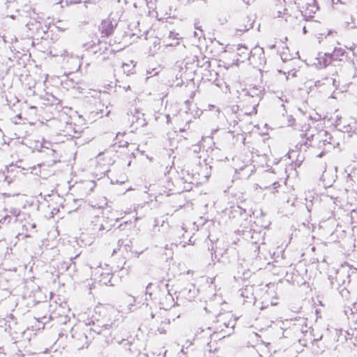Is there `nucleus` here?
Wrapping results in <instances>:
<instances>
[{
	"label": "nucleus",
	"instance_id": "1",
	"mask_svg": "<svg viewBox=\"0 0 357 357\" xmlns=\"http://www.w3.org/2000/svg\"><path fill=\"white\" fill-rule=\"evenodd\" d=\"M97 312L102 318L96 319V321H93L92 327L84 322H79L72 328L70 333L73 344L76 349H82L87 347L91 340L93 338L94 333L102 334L109 330L119 316L118 311L113 307H98L96 308V313Z\"/></svg>",
	"mask_w": 357,
	"mask_h": 357
},
{
	"label": "nucleus",
	"instance_id": "2",
	"mask_svg": "<svg viewBox=\"0 0 357 357\" xmlns=\"http://www.w3.org/2000/svg\"><path fill=\"white\" fill-rule=\"evenodd\" d=\"M229 312L220 313L211 326L207 328L212 339L215 341L229 335L234 331L236 319Z\"/></svg>",
	"mask_w": 357,
	"mask_h": 357
},
{
	"label": "nucleus",
	"instance_id": "3",
	"mask_svg": "<svg viewBox=\"0 0 357 357\" xmlns=\"http://www.w3.org/2000/svg\"><path fill=\"white\" fill-rule=\"evenodd\" d=\"M238 99L244 114L251 115L257 113V107L261 98V89L256 86H249L238 91Z\"/></svg>",
	"mask_w": 357,
	"mask_h": 357
},
{
	"label": "nucleus",
	"instance_id": "4",
	"mask_svg": "<svg viewBox=\"0 0 357 357\" xmlns=\"http://www.w3.org/2000/svg\"><path fill=\"white\" fill-rule=\"evenodd\" d=\"M152 286L151 283L146 286V294H149L150 299L158 301L160 311H165L167 314V310L175 305L174 298L168 289V284L165 281H160L153 292L150 291Z\"/></svg>",
	"mask_w": 357,
	"mask_h": 357
},
{
	"label": "nucleus",
	"instance_id": "5",
	"mask_svg": "<svg viewBox=\"0 0 357 357\" xmlns=\"http://www.w3.org/2000/svg\"><path fill=\"white\" fill-rule=\"evenodd\" d=\"M314 130H308L305 133L302 134L303 144L305 146L312 145V142L315 139L318 141L317 146L319 149L328 151L333 149L338 144L337 142L333 139V136L326 130H321L314 135Z\"/></svg>",
	"mask_w": 357,
	"mask_h": 357
},
{
	"label": "nucleus",
	"instance_id": "6",
	"mask_svg": "<svg viewBox=\"0 0 357 357\" xmlns=\"http://www.w3.org/2000/svg\"><path fill=\"white\" fill-rule=\"evenodd\" d=\"M11 222H19L26 232H31L36 228V223L30 215L22 213L16 208L6 209L5 214L0 218V223L3 225H8Z\"/></svg>",
	"mask_w": 357,
	"mask_h": 357
},
{
	"label": "nucleus",
	"instance_id": "7",
	"mask_svg": "<svg viewBox=\"0 0 357 357\" xmlns=\"http://www.w3.org/2000/svg\"><path fill=\"white\" fill-rule=\"evenodd\" d=\"M199 170L195 173L190 174L188 171L182 172L181 181L184 184L183 190L189 191L192 189V185L202 184L206 182L211 176L210 167L204 161L199 162Z\"/></svg>",
	"mask_w": 357,
	"mask_h": 357
},
{
	"label": "nucleus",
	"instance_id": "8",
	"mask_svg": "<svg viewBox=\"0 0 357 357\" xmlns=\"http://www.w3.org/2000/svg\"><path fill=\"white\" fill-rule=\"evenodd\" d=\"M92 276L95 282L102 285H114L116 282L112 268L107 264L96 265L95 262H90Z\"/></svg>",
	"mask_w": 357,
	"mask_h": 357
},
{
	"label": "nucleus",
	"instance_id": "9",
	"mask_svg": "<svg viewBox=\"0 0 357 357\" xmlns=\"http://www.w3.org/2000/svg\"><path fill=\"white\" fill-rule=\"evenodd\" d=\"M236 54L238 56L237 61L243 62L245 60H250L251 63L259 66L265 63V57L263 48L255 47L250 50L247 47L243 45H238L236 47Z\"/></svg>",
	"mask_w": 357,
	"mask_h": 357
},
{
	"label": "nucleus",
	"instance_id": "10",
	"mask_svg": "<svg viewBox=\"0 0 357 357\" xmlns=\"http://www.w3.org/2000/svg\"><path fill=\"white\" fill-rule=\"evenodd\" d=\"M22 175V169L16 165H10L6 167L3 170L0 171V183L10 185L11 183H16L20 185V191L13 195H20L24 190L20 183V178Z\"/></svg>",
	"mask_w": 357,
	"mask_h": 357
},
{
	"label": "nucleus",
	"instance_id": "11",
	"mask_svg": "<svg viewBox=\"0 0 357 357\" xmlns=\"http://www.w3.org/2000/svg\"><path fill=\"white\" fill-rule=\"evenodd\" d=\"M70 308L66 303L56 305L54 311L50 314L49 317L46 316L38 317L37 319L39 323L45 324L49 319H58L59 322L66 324L69 321Z\"/></svg>",
	"mask_w": 357,
	"mask_h": 357
},
{
	"label": "nucleus",
	"instance_id": "12",
	"mask_svg": "<svg viewBox=\"0 0 357 357\" xmlns=\"http://www.w3.org/2000/svg\"><path fill=\"white\" fill-rule=\"evenodd\" d=\"M153 325L155 334L165 335L170 329L171 321L167 317L165 311H160L155 314H151Z\"/></svg>",
	"mask_w": 357,
	"mask_h": 357
},
{
	"label": "nucleus",
	"instance_id": "13",
	"mask_svg": "<svg viewBox=\"0 0 357 357\" xmlns=\"http://www.w3.org/2000/svg\"><path fill=\"white\" fill-rule=\"evenodd\" d=\"M50 53L53 56H60L66 62L73 63L75 66L72 67L73 70H78L81 66V60L78 56H75L70 54L66 49L63 48L61 44H55L50 49Z\"/></svg>",
	"mask_w": 357,
	"mask_h": 357
},
{
	"label": "nucleus",
	"instance_id": "14",
	"mask_svg": "<svg viewBox=\"0 0 357 357\" xmlns=\"http://www.w3.org/2000/svg\"><path fill=\"white\" fill-rule=\"evenodd\" d=\"M234 169L236 172L247 170V175H250L253 171L254 166L252 165L249 156L241 157L236 156L234 159Z\"/></svg>",
	"mask_w": 357,
	"mask_h": 357
},
{
	"label": "nucleus",
	"instance_id": "15",
	"mask_svg": "<svg viewBox=\"0 0 357 357\" xmlns=\"http://www.w3.org/2000/svg\"><path fill=\"white\" fill-rule=\"evenodd\" d=\"M129 116V121L131 123V126L134 129H137L139 127L144 126L146 123L144 116V114L138 109L133 108L128 113Z\"/></svg>",
	"mask_w": 357,
	"mask_h": 357
},
{
	"label": "nucleus",
	"instance_id": "16",
	"mask_svg": "<svg viewBox=\"0 0 357 357\" xmlns=\"http://www.w3.org/2000/svg\"><path fill=\"white\" fill-rule=\"evenodd\" d=\"M239 294L243 303L255 304L254 287L252 285H245L239 290Z\"/></svg>",
	"mask_w": 357,
	"mask_h": 357
},
{
	"label": "nucleus",
	"instance_id": "17",
	"mask_svg": "<svg viewBox=\"0 0 357 357\" xmlns=\"http://www.w3.org/2000/svg\"><path fill=\"white\" fill-rule=\"evenodd\" d=\"M135 298L131 295H126L121 300L120 310L124 313L133 311L135 307Z\"/></svg>",
	"mask_w": 357,
	"mask_h": 357
},
{
	"label": "nucleus",
	"instance_id": "18",
	"mask_svg": "<svg viewBox=\"0 0 357 357\" xmlns=\"http://www.w3.org/2000/svg\"><path fill=\"white\" fill-rule=\"evenodd\" d=\"M117 25L115 20L107 18L102 21L100 30L101 33L105 36L111 35Z\"/></svg>",
	"mask_w": 357,
	"mask_h": 357
},
{
	"label": "nucleus",
	"instance_id": "19",
	"mask_svg": "<svg viewBox=\"0 0 357 357\" xmlns=\"http://www.w3.org/2000/svg\"><path fill=\"white\" fill-rule=\"evenodd\" d=\"M278 298L274 289H269L264 296L263 305L259 306L261 310L266 308L269 304L271 305H276L278 304Z\"/></svg>",
	"mask_w": 357,
	"mask_h": 357
},
{
	"label": "nucleus",
	"instance_id": "20",
	"mask_svg": "<svg viewBox=\"0 0 357 357\" xmlns=\"http://www.w3.org/2000/svg\"><path fill=\"white\" fill-rule=\"evenodd\" d=\"M36 15V17H31L30 20L26 24V26L31 31V34L38 33L40 30L43 32L45 31L42 26V17L38 15Z\"/></svg>",
	"mask_w": 357,
	"mask_h": 357
},
{
	"label": "nucleus",
	"instance_id": "21",
	"mask_svg": "<svg viewBox=\"0 0 357 357\" xmlns=\"http://www.w3.org/2000/svg\"><path fill=\"white\" fill-rule=\"evenodd\" d=\"M280 5H276L273 10V15L274 17L284 18L285 21L288 20L290 15L288 14L286 8L282 5L284 0H279Z\"/></svg>",
	"mask_w": 357,
	"mask_h": 357
},
{
	"label": "nucleus",
	"instance_id": "22",
	"mask_svg": "<svg viewBox=\"0 0 357 357\" xmlns=\"http://www.w3.org/2000/svg\"><path fill=\"white\" fill-rule=\"evenodd\" d=\"M197 291L195 287L190 285L189 287H185L179 291L177 299L180 297L189 301H192L195 297Z\"/></svg>",
	"mask_w": 357,
	"mask_h": 357
},
{
	"label": "nucleus",
	"instance_id": "23",
	"mask_svg": "<svg viewBox=\"0 0 357 357\" xmlns=\"http://www.w3.org/2000/svg\"><path fill=\"white\" fill-rule=\"evenodd\" d=\"M48 145H50V143L44 140L43 142L40 140H31L29 143V148H31L33 151H43V149L45 148L48 151L53 153L54 150L50 149L47 146Z\"/></svg>",
	"mask_w": 357,
	"mask_h": 357
},
{
	"label": "nucleus",
	"instance_id": "24",
	"mask_svg": "<svg viewBox=\"0 0 357 357\" xmlns=\"http://www.w3.org/2000/svg\"><path fill=\"white\" fill-rule=\"evenodd\" d=\"M316 60L317 63H315V64L319 68H325L328 66L333 61L331 56V54L329 53H319Z\"/></svg>",
	"mask_w": 357,
	"mask_h": 357
},
{
	"label": "nucleus",
	"instance_id": "25",
	"mask_svg": "<svg viewBox=\"0 0 357 357\" xmlns=\"http://www.w3.org/2000/svg\"><path fill=\"white\" fill-rule=\"evenodd\" d=\"M319 8L316 3V1H314L312 3H308L306 6L305 10L303 11V15L305 19L311 18L313 17L314 14L318 10Z\"/></svg>",
	"mask_w": 357,
	"mask_h": 357
},
{
	"label": "nucleus",
	"instance_id": "26",
	"mask_svg": "<svg viewBox=\"0 0 357 357\" xmlns=\"http://www.w3.org/2000/svg\"><path fill=\"white\" fill-rule=\"evenodd\" d=\"M204 76L206 79L213 82L218 87H221L222 82L221 79H218V74L215 70H208L206 73L204 74Z\"/></svg>",
	"mask_w": 357,
	"mask_h": 357
},
{
	"label": "nucleus",
	"instance_id": "27",
	"mask_svg": "<svg viewBox=\"0 0 357 357\" xmlns=\"http://www.w3.org/2000/svg\"><path fill=\"white\" fill-rule=\"evenodd\" d=\"M336 280L337 282H342V285H344L349 283V275L344 268H342L337 272Z\"/></svg>",
	"mask_w": 357,
	"mask_h": 357
},
{
	"label": "nucleus",
	"instance_id": "28",
	"mask_svg": "<svg viewBox=\"0 0 357 357\" xmlns=\"http://www.w3.org/2000/svg\"><path fill=\"white\" fill-rule=\"evenodd\" d=\"M250 273L248 268H244L242 266L241 267H238V273L236 275H234V279H247L250 277Z\"/></svg>",
	"mask_w": 357,
	"mask_h": 357
},
{
	"label": "nucleus",
	"instance_id": "29",
	"mask_svg": "<svg viewBox=\"0 0 357 357\" xmlns=\"http://www.w3.org/2000/svg\"><path fill=\"white\" fill-rule=\"evenodd\" d=\"M346 51L342 47H335L333 52L331 54V56L333 60L341 61L342 58L344 56Z\"/></svg>",
	"mask_w": 357,
	"mask_h": 357
},
{
	"label": "nucleus",
	"instance_id": "30",
	"mask_svg": "<svg viewBox=\"0 0 357 357\" xmlns=\"http://www.w3.org/2000/svg\"><path fill=\"white\" fill-rule=\"evenodd\" d=\"M63 120H65L66 125L64 128L62 130L63 134L65 135L73 136V123L69 121V118L66 116L63 117Z\"/></svg>",
	"mask_w": 357,
	"mask_h": 357
},
{
	"label": "nucleus",
	"instance_id": "31",
	"mask_svg": "<svg viewBox=\"0 0 357 357\" xmlns=\"http://www.w3.org/2000/svg\"><path fill=\"white\" fill-rule=\"evenodd\" d=\"M111 154H112L111 152H105L104 153H100L97 157L98 162L99 163H100L101 161H104L105 160H107L106 163H104L103 165H109L112 164L113 160L111 158Z\"/></svg>",
	"mask_w": 357,
	"mask_h": 357
},
{
	"label": "nucleus",
	"instance_id": "32",
	"mask_svg": "<svg viewBox=\"0 0 357 357\" xmlns=\"http://www.w3.org/2000/svg\"><path fill=\"white\" fill-rule=\"evenodd\" d=\"M131 241L130 239L121 240L119 241V250L122 251H126L127 252H132L131 249Z\"/></svg>",
	"mask_w": 357,
	"mask_h": 357
},
{
	"label": "nucleus",
	"instance_id": "33",
	"mask_svg": "<svg viewBox=\"0 0 357 357\" xmlns=\"http://www.w3.org/2000/svg\"><path fill=\"white\" fill-rule=\"evenodd\" d=\"M331 84H333L335 89H337L338 87V84L336 83V80L333 78H326L324 80V82L318 80L315 82L314 86L317 87H319L322 85H331Z\"/></svg>",
	"mask_w": 357,
	"mask_h": 357
},
{
	"label": "nucleus",
	"instance_id": "34",
	"mask_svg": "<svg viewBox=\"0 0 357 357\" xmlns=\"http://www.w3.org/2000/svg\"><path fill=\"white\" fill-rule=\"evenodd\" d=\"M120 146L122 147H123V146L128 147V153H130V155H132L133 157H135V152H134L135 151H140L139 149V146H137L135 144H132V143L129 144L127 142H126L125 143L121 144Z\"/></svg>",
	"mask_w": 357,
	"mask_h": 357
},
{
	"label": "nucleus",
	"instance_id": "35",
	"mask_svg": "<svg viewBox=\"0 0 357 357\" xmlns=\"http://www.w3.org/2000/svg\"><path fill=\"white\" fill-rule=\"evenodd\" d=\"M134 68H135V64L132 61H129L127 63H122L123 70L127 75L132 73V71L134 69Z\"/></svg>",
	"mask_w": 357,
	"mask_h": 357
},
{
	"label": "nucleus",
	"instance_id": "36",
	"mask_svg": "<svg viewBox=\"0 0 357 357\" xmlns=\"http://www.w3.org/2000/svg\"><path fill=\"white\" fill-rule=\"evenodd\" d=\"M280 186V184L277 181H274L271 185L270 186H268V185H260L259 188L261 189H271V192L273 193H275L276 191H277V188Z\"/></svg>",
	"mask_w": 357,
	"mask_h": 357
},
{
	"label": "nucleus",
	"instance_id": "37",
	"mask_svg": "<svg viewBox=\"0 0 357 357\" xmlns=\"http://www.w3.org/2000/svg\"><path fill=\"white\" fill-rule=\"evenodd\" d=\"M54 26L56 29L59 31H65L68 28V24L65 22H61V20L56 21Z\"/></svg>",
	"mask_w": 357,
	"mask_h": 357
},
{
	"label": "nucleus",
	"instance_id": "38",
	"mask_svg": "<svg viewBox=\"0 0 357 357\" xmlns=\"http://www.w3.org/2000/svg\"><path fill=\"white\" fill-rule=\"evenodd\" d=\"M73 135L72 137H77V135H79L82 132V128L75 123H73Z\"/></svg>",
	"mask_w": 357,
	"mask_h": 357
},
{
	"label": "nucleus",
	"instance_id": "39",
	"mask_svg": "<svg viewBox=\"0 0 357 357\" xmlns=\"http://www.w3.org/2000/svg\"><path fill=\"white\" fill-rule=\"evenodd\" d=\"M146 6L149 9L153 10L155 8L156 0H145Z\"/></svg>",
	"mask_w": 357,
	"mask_h": 357
},
{
	"label": "nucleus",
	"instance_id": "40",
	"mask_svg": "<svg viewBox=\"0 0 357 357\" xmlns=\"http://www.w3.org/2000/svg\"><path fill=\"white\" fill-rule=\"evenodd\" d=\"M196 31H194L193 36L195 38H198L199 40L202 36V30L199 28L195 26Z\"/></svg>",
	"mask_w": 357,
	"mask_h": 357
},
{
	"label": "nucleus",
	"instance_id": "41",
	"mask_svg": "<svg viewBox=\"0 0 357 357\" xmlns=\"http://www.w3.org/2000/svg\"><path fill=\"white\" fill-rule=\"evenodd\" d=\"M340 294H341V296L342 297L347 298V297L349 296V292L347 290V289L344 287L340 290Z\"/></svg>",
	"mask_w": 357,
	"mask_h": 357
},
{
	"label": "nucleus",
	"instance_id": "42",
	"mask_svg": "<svg viewBox=\"0 0 357 357\" xmlns=\"http://www.w3.org/2000/svg\"><path fill=\"white\" fill-rule=\"evenodd\" d=\"M339 129L344 132H349L351 130V127L348 124L340 127Z\"/></svg>",
	"mask_w": 357,
	"mask_h": 357
},
{
	"label": "nucleus",
	"instance_id": "43",
	"mask_svg": "<svg viewBox=\"0 0 357 357\" xmlns=\"http://www.w3.org/2000/svg\"><path fill=\"white\" fill-rule=\"evenodd\" d=\"M252 250H254V257H256L258 254V252H259V246L256 243H252Z\"/></svg>",
	"mask_w": 357,
	"mask_h": 357
},
{
	"label": "nucleus",
	"instance_id": "44",
	"mask_svg": "<svg viewBox=\"0 0 357 357\" xmlns=\"http://www.w3.org/2000/svg\"><path fill=\"white\" fill-rule=\"evenodd\" d=\"M169 38L174 39V40H179L178 33H177L174 31H169Z\"/></svg>",
	"mask_w": 357,
	"mask_h": 357
},
{
	"label": "nucleus",
	"instance_id": "45",
	"mask_svg": "<svg viewBox=\"0 0 357 357\" xmlns=\"http://www.w3.org/2000/svg\"><path fill=\"white\" fill-rule=\"evenodd\" d=\"M159 73V70L158 68H153L151 70H147V74H149L150 76H154L158 75Z\"/></svg>",
	"mask_w": 357,
	"mask_h": 357
},
{
	"label": "nucleus",
	"instance_id": "46",
	"mask_svg": "<svg viewBox=\"0 0 357 357\" xmlns=\"http://www.w3.org/2000/svg\"><path fill=\"white\" fill-rule=\"evenodd\" d=\"M341 120L342 117L339 115H336L335 119V124L336 126H341Z\"/></svg>",
	"mask_w": 357,
	"mask_h": 357
},
{
	"label": "nucleus",
	"instance_id": "47",
	"mask_svg": "<svg viewBox=\"0 0 357 357\" xmlns=\"http://www.w3.org/2000/svg\"><path fill=\"white\" fill-rule=\"evenodd\" d=\"M294 123L295 119L291 116H288V126H292L294 125Z\"/></svg>",
	"mask_w": 357,
	"mask_h": 357
},
{
	"label": "nucleus",
	"instance_id": "48",
	"mask_svg": "<svg viewBox=\"0 0 357 357\" xmlns=\"http://www.w3.org/2000/svg\"><path fill=\"white\" fill-rule=\"evenodd\" d=\"M313 192H308V195H306V200H309L310 202H312L313 198H314V195H313Z\"/></svg>",
	"mask_w": 357,
	"mask_h": 357
},
{
	"label": "nucleus",
	"instance_id": "49",
	"mask_svg": "<svg viewBox=\"0 0 357 357\" xmlns=\"http://www.w3.org/2000/svg\"><path fill=\"white\" fill-rule=\"evenodd\" d=\"M95 45V43H86L84 45V47L86 50H89L90 49L93 48V46Z\"/></svg>",
	"mask_w": 357,
	"mask_h": 357
},
{
	"label": "nucleus",
	"instance_id": "50",
	"mask_svg": "<svg viewBox=\"0 0 357 357\" xmlns=\"http://www.w3.org/2000/svg\"><path fill=\"white\" fill-rule=\"evenodd\" d=\"M208 109H209V110H212V109H215V111H216L218 113H219V112H220V109H219V108L216 107H215V106H214V105H208Z\"/></svg>",
	"mask_w": 357,
	"mask_h": 357
},
{
	"label": "nucleus",
	"instance_id": "51",
	"mask_svg": "<svg viewBox=\"0 0 357 357\" xmlns=\"http://www.w3.org/2000/svg\"><path fill=\"white\" fill-rule=\"evenodd\" d=\"M123 342H124V344H123V345H124V347H126V346H128V349L129 351H130V350H131V348H130L131 344H130L129 342H128V341H126V342L124 340H123Z\"/></svg>",
	"mask_w": 357,
	"mask_h": 357
},
{
	"label": "nucleus",
	"instance_id": "52",
	"mask_svg": "<svg viewBox=\"0 0 357 357\" xmlns=\"http://www.w3.org/2000/svg\"><path fill=\"white\" fill-rule=\"evenodd\" d=\"M89 185L90 186L91 188V190H93V188L95 187V183L92 181H90L88 183Z\"/></svg>",
	"mask_w": 357,
	"mask_h": 357
},
{
	"label": "nucleus",
	"instance_id": "53",
	"mask_svg": "<svg viewBox=\"0 0 357 357\" xmlns=\"http://www.w3.org/2000/svg\"><path fill=\"white\" fill-rule=\"evenodd\" d=\"M295 153H296V151H289V152L288 153L289 158H292V155H294V154H295Z\"/></svg>",
	"mask_w": 357,
	"mask_h": 357
},
{
	"label": "nucleus",
	"instance_id": "54",
	"mask_svg": "<svg viewBox=\"0 0 357 357\" xmlns=\"http://www.w3.org/2000/svg\"><path fill=\"white\" fill-rule=\"evenodd\" d=\"M267 47L271 49V50H273L275 47V44H269L267 45Z\"/></svg>",
	"mask_w": 357,
	"mask_h": 357
},
{
	"label": "nucleus",
	"instance_id": "55",
	"mask_svg": "<svg viewBox=\"0 0 357 357\" xmlns=\"http://www.w3.org/2000/svg\"><path fill=\"white\" fill-rule=\"evenodd\" d=\"M50 96H51V98H52V104H55V103H56V102L57 101V99H56V98H54V96H52V95H51Z\"/></svg>",
	"mask_w": 357,
	"mask_h": 357
},
{
	"label": "nucleus",
	"instance_id": "56",
	"mask_svg": "<svg viewBox=\"0 0 357 357\" xmlns=\"http://www.w3.org/2000/svg\"><path fill=\"white\" fill-rule=\"evenodd\" d=\"M185 349H188V347L185 348L184 347H183L181 349V351L185 354L187 353V351H185Z\"/></svg>",
	"mask_w": 357,
	"mask_h": 357
},
{
	"label": "nucleus",
	"instance_id": "57",
	"mask_svg": "<svg viewBox=\"0 0 357 357\" xmlns=\"http://www.w3.org/2000/svg\"><path fill=\"white\" fill-rule=\"evenodd\" d=\"M211 342H210L209 343H208V345H207V346H208V351H209L210 352H212V351H213V350H212V349H211Z\"/></svg>",
	"mask_w": 357,
	"mask_h": 357
},
{
	"label": "nucleus",
	"instance_id": "58",
	"mask_svg": "<svg viewBox=\"0 0 357 357\" xmlns=\"http://www.w3.org/2000/svg\"><path fill=\"white\" fill-rule=\"evenodd\" d=\"M123 89H124L125 91H128V89H130V86H129V85L124 86H123Z\"/></svg>",
	"mask_w": 357,
	"mask_h": 357
},
{
	"label": "nucleus",
	"instance_id": "59",
	"mask_svg": "<svg viewBox=\"0 0 357 357\" xmlns=\"http://www.w3.org/2000/svg\"><path fill=\"white\" fill-rule=\"evenodd\" d=\"M197 149H199V147H195V149H194V152H195V153H198V152H199V151H198Z\"/></svg>",
	"mask_w": 357,
	"mask_h": 357
},
{
	"label": "nucleus",
	"instance_id": "60",
	"mask_svg": "<svg viewBox=\"0 0 357 357\" xmlns=\"http://www.w3.org/2000/svg\"><path fill=\"white\" fill-rule=\"evenodd\" d=\"M26 203H27L29 206H31V205L32 204V201H28V200H26Z\"/></svg>",
	"mask_w": 357,
	"mask_h": 357
},
{
	"label": "nucleus",
	"instance_id": "61",
	"mask_svg": "<svg viewBox=\"0 0 357 357\" xmlns=\"http://www.w3.org/2000/svg\"><path fill=\"white\" fill-rule=\"evenodd\" d=\"M29 108L31 109H36V107H35V106H30Z\"/></svg>",
	"mask_w": 357,
	"mask_h": 357
},
{
	"label": "nucleus",
	"instance_id": "62",
	"mask_svg": "<svg viewBox=\"0 0 357 357\" xmlns=\"http://www.w3.org/2000/svg\"><path fill=\"white\" fill-rule=\"evenodd\" d=\"M303 33H305L307 32L306 31V27L305 26H303Z\"/></svg>",
	"mask_w": 357,
	"mask_h": 357
},
{
	"label": "nucleus",
	"instance_id": "63",
	"mask_svg": "<svg viewBox=\"0 0 357 357\" xmlns=\"http://www.w3.org/2000/svg\"><path fill=\"white\" fill-rule=\"evenodd\" d=\"M158 39H155V40L154 41V45H156V44L159 45V42L158 43Z\"/></svg>",
	"mask_w": 357,
	"mask_h": 357
},
{
	"label": "nucleus",
	"instance_id": "64",
	"mask_svg": "<svg viewBox=\"0 0 357 357\" xmlns=\"http://www.w3.org/2000/svg\"><path fill=\"white\" fill-rule=\"evenodd\" d=\"M324 154V152H321L319 155H318V157H321Z\"/></svg>",
	"mask_w": 357,
	"mask_h": 357
}]
</instances>
